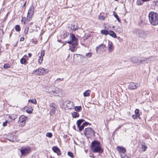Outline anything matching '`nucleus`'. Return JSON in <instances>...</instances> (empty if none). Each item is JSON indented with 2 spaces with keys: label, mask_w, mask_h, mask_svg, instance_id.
<instances>
[{
  "label": "nucleus",
  "mask_w": 158,
  "mask_h": 158,
  "mask_svg": "<svg viewBox=\"0 0 158 158\" xmlns=\"http://www.w3.org/2000/svg\"><path fill=\"white\" fill-rule=\"evenodd\" d=\"M132 33L134 36L143 39L147 37L148 35V32L143 30L139 28L134 29L132 31Z\"/></svg>",
  "instance_id": "nucleus-1"
},
{
  "label": "nucleus",
  "mask_w": 158,
  "mask_h": 158,
  "mask_svg": "<svg viewBox=\"0 0 158 158\" xmlns=\"http://www.w3.org/2000/svg\"><path fill=\"white\" fill-rule=\"evenodd\" d=\"M69 39L70 41H66L65 42L71 44V45L70 46L69 50L72 52H74L75 50L76 45L77 44L78 39L75 37L74 35L73 34H70Z\"/></svg>",
  "instance_id": "nucleus-2"
},
{
  "label": "nucleus",
  "mask_w": 158,
  "mask_h": 158,
  "mask_svg": "<svg viewBox=\"0 0 158 158\" xmlns=\"http://www.w3.org/2000/svg\"><path fill=\"white\" fill-rule=\"evenodd\" d=\"M91 148L92 151L94 153H101L103 152V150L101 148L100 143L98 141H93L91 145Z\"/></svg>",
  "instance_id": "nucleus-3"
},
{
  "label": "nucleus",
  "mask_w": 158,
  "mask_h": 158,
  "mask_svg": "<svg viewBox=\"0 0 158 158\" xmlns=\"http://www.w3.org/2000/svg\"><path fill=\"white\" fill-rule=\"evenodd\" d=\"M149 22L153 26L158 25V14L154 12H150L148 15Z\"/></svg>",
  "instance_id": "nucleus-4"
},
{
  "label": "nucleus",
  "mask_w": 158,
  "mask_h": 158,
  "mask_svg": "<svg viewBox=\"0 0 158 158\" xmlns=\"http://www.w3.org/2000/svg\"><path fill=\"white\" fill-rule=\"evenodd\" d=\"M48 72V70L47 69L44 68L34 70L33 72V73L40 75L44 74L47 73Z\"/></svg>",
  "instance_id": "nucleus-5"
},
{
  "label": "nucleus",
  "mask_w": 158,
  "mask_h": 158,
  "mask_svg": "<svg viewBox=\"0 0 158 158\" xmlns=\"http://www.w3.org/2000/svg\"><path fill=\"white\" fill-rule=\"evenodd\" d=\"M84 133L85 135L88 136H94L95 134L94 130L90 127H88L85 128L84 131Z\"/></svg>",
  "instance_id": "nucleus-6"
},
{
  "label": "nucleus",
  "mask_w": 158,
  "mask_h": 158,
  "mask_svg": "<svg viewBox=\"0 0 158 158\" xmlns=\"http://www.w3.org/2000/svg\"><path fill=\"white\" fill-rule=\"evenodd\" d=\"M22 155H26L31 152V148L28 147L27 148L22 147L20 150Z\"/></svg>",
  "instance_id": "nucleus-7"
},
{
  "label": "nucleus",
  "mask_w": 158,
  "mask_h": 158,
  "mask_svg": "<svg viewBox=\"0 0 158 158\" xmlns=\"http://www.w3.org/2000/svg\"><path fill=\"white\" fill-rule=\"evenodd\" d=\"M106 49V45L103 44H100L99 46L96 47V51L97 53H98V50L100 51L103 52H105Z\"/></svg>",
  "instance_id": "nucleus-8"
},
{
  "label": "nucleus",
  "mask_w": 158,
  "mask_h": 158,
  "mask_svg": "<svg viewBox=\"0 0 158 158\" xmlns=\"http://www.w3.org/2000/svg\"><path fill=\"white\" fill-rule=\"evenodd\" d=\"M53 92L52 93L51 95L54 96H59L62 93V90L61 89L57 88V87L55 88L54 90H53Z\"/></svg>",
  "instance_id": "nucleus-9"
},
{
  "label": "nucleus",
  "mask_w": 158,
  "mask_h": 158,
  "mask_svg": "<svg viewBox=\"0 0 158 158\" xmlns=\"http://www.w3.org/2000/svg\"><path fill=\"white\" fill-rule=\"evenodd\" d=\"M34 6L32 5L30 7L27 13V17L29 19L31 18L32 16L33 15L34 13Z\"/></svg>",
  "instance_id": "nucleus-10"
},
{
  "label": "nucleus",
  "mask_w": 158,
  "mask_h": 158,
  "mask_svg": "<svg viewBox=\"0 0 158 158\" xmlns=\"http://www.w3.org/2000/svg\"><path fill=\"white\" fill-rule=\"evenodd\" d=\"M26 119V118L24 115H21L19 117V122L23 126L25 124Z\"/></svg>",
  "instance_id": "nucleus-11"
},
{
  "label": "nucleus",
  "mask_w": 158,
  "mask_h": 158,
  "mask_svg": "<svg viewBox=\"0 0 158 158\" xmlns=\"http://www.w3.org/2000/svg\"><path fill=\"white\" fill-rule=\"evenodd\" d=\"M50 106L52 108L49 114L51 115H53L55 112V110L56 108V105L54 103H52L50 104Z\"/></svg>",
  "instance_id": "nucleus-12"
},
{
  "label": "nucleus",
  "mask_w": 158,
  "mask_h": 158,
  "mask_svg": "<svg viewBox=\"0 0 158 158\" xmlns=\"http://www.w3.org/2000/svg\"><path fill=\"white\" fill-rule=\"evenodd\" d=\"M139 86L138 83L131 82L130 83L128 87L129 89L133 90L137 88Z\"/></svg>",
  "instance_id": "nucleus-13"
},
{
  "label": "nucleus",
  "mask_w": 158,
  "mask_h": 158,
  "mask_svg": "<svg viewBox=\"0 0 158 158\" xmlns=\"http://www.w3.org/2000/svg\"><path fill=\"white\" fill-rule=\"evenodd\" d=\"M64 104L65 105L67 108L69 109H72L74 107L73 102H71L69 101H66L64 102Z\"/></svg>",
  "instance_id": "nucleus-14"
},
{
  "label": "nucleus",
  "mask_w": 158,
  "mask_h": 158,
  "mask_svg": "<svg viewBox=\"0 0 158 158\" xmlns=\"http://www.w3.org/2000/svg\"><path fill=\"white\" fill-rule=\"evenodd\" d=\"M108 51L109 52H111L114 49V47L113 43L111 41H108Z\"/></svg>",
  "instance_id": "nucleus-15"
},
{
  "label": "nucleus",
  "mask_w": 158,
  "mask_h": 158,
  "mask_svg": "<svg viewBox=\"0 0 158 158\" xmlns=\"http://www.w3.org/2000/svg\"><path fill=\"white\" fill-rule=\"evenodd\" d=\"M53 151L57 154L58 155H60L61 154V152L59 148L56 146H53L52 148Z\"/></svg>",
  "instance_id": "nucleus-16"
},
{
  "label": "nucleus",
  "mask_w": 158,
  "mask_h": 158,
  "mask_svg": "<svg viewBox=\"0 0 158 158\" xmlns=\"http://www.w3.org/2000/svg\"><path fill=\"white\" fill-rule=\"evenodd\" d=\"M55 88V86H51L46 88V90L48 93L50 94V95H51L53 91V90H54Z\"/></svg>",
  "instance_id": "nucleus-17"
},
{
  "label": "nucleus",
  "mask_w": 158,
  "mask_h": 158,
  "mask_svg": "<svg viewBox=\"0 0 158 158\" xmlns=\"http://www.w3.org/2000/svg\"><path fill=\"white\" fill-rule=\"evenodd\" d=\"M89 123L87 122H85L83 123L81 125H80L79 127V131H81L85 127L87 126Z\"/></svg>",
  "instance_id": "nucleus-18"
},
{
  "label": "nucleus",
  "mask_w": 158,
  "mask_h": 158,
  "mask_svg": "<svg viewBox=\"0 0 158 158\" xmlns=\"http://www.w3.org/2000/svg\"><path fill=\"white\" fill-rule=\"evenodd\" d=\"M117 149L118 152L121 153H125L126 151V149L122 147L117 146Z\"/></svg>",
  "instance_id": "nucleus-19"
},
{
  "label": "nucleus",
  "mask_w": 158,
  "mask_h": 158,
  "mask_svg": "<svg viewBox=\"0 0 158 158\" xmlns=\"http://www.w3.org/2000/svg\"><path fill=\"white\" fill-rule=\"evenodd\" d=\"M17 115L16 114H12L9 115L8 117V121L10 122L12 120H14L17 117Z\"/></svg>",
  "instance_id": "nucleus-20"
},
{
  "label": "nucleus",
  "mask_w": 158,
  "mask_h": 158,
  "mask_svg": "<svg viewBox=\"0 0 158 158\" xmlns=\"http://www.w3.org/2000/svg\"><path fill=\"white\" fill-rule=\"evenodd\" d=\"M91 91L90 90H86L83 93V95L84 97H89L90 95Z\"/></svg>",
  "instance_id": "nucleus-21"
},
{
  "label": "nucleus",
  "mask_w": 158,
  "mask_h": 158,
  "mask_svg": "<svg viewBox=\"0 0 158 158\" xmlns=\"http://www.w3.org/2000/svg\"><path fill=\"white\" fill-rule=\"evenodd\" d=\"M78 28V27L77 24H72L71 27V29L73 31H75Z\"/></svg>",
  "instance_id": "nucleus-22"
},
{
  "label": "nucleus",
  "mask_w": 158,
  "mask_h": 158,
  "mask_svg": "<svg viewBox=\"0 0 158 158\" xmlns=\"http://www.w3.org/2000/svg\"><path fill=\"white\" fill-rule=\"evenodd\" d=\"M108 34L114 38H116L117 37L116 34L113 31H109Z\"/></svg>",
  "instance_id": "nucleus-23"
},
{
  "label": "nucleus",
  "mask_w": 158,
  "mask_h": 158,
  "mask_svg": "<svg viewBox=\"0 0 158 158\" xmlns=\"http://www.w3.org/2000/svg\"><path fill=\"white\" fill-rule=\"evenodd\" d=\"M131 61L133 63H136L138 61V59L136 57H133L131 59Z\"/></svg>",
  "instance_id": "nucleus-24"
},
{
  "label": "nucleus",
  "mask_w": 158,
  "mask_h": 158,
  "mask_svg": "<svg viewBox=\"0 0 158 158\" xmlns=\"http://www.w3.org/2000/svg\"><path fill=\"white\" fill-rule=\"evenodd\" d=\"M139 110L138 109H136L135 110V115L137 116V117L139 119H140V114L139 113Z\"/></svg>",
  "instance_id": "nucleus-25"
},
{
  "label": "nucleus",
  "mask_w": 158,
  "mask_h": 158,
  "mask_svg": "<svg viewBox=\"0 0 158 158\" xmlns=\"http://www.w3.org/2000/svg\"><path fill=\"white\" fill-rule=\"evenodd\" d=\"M84 121L83 119H80L77 121V127H79V126L81 125V123Z\"/></svg>",
  "instance_id": "nucleus-26"
},
{
  "label": "nucleus",
  "mask_w": 158,
  "mask_h": 158,
  "mask_svg": "<svg viewBox=\"0 0 158 158\" xmlns=\"http://www.w3.org/2000/svg\"><path fill=\"white\" fill-rule=\"evenodd\" d=\"M113 14V15H114V17L117 19L118 22L119 23H120L121 22L120 20L119 19V18L118 15L116 13L115 11H114Z\"/></svg>",
  "instance_id": "nucleus-27"
},
{
  "label": "nucleus",
  "mask_w": 158,
  "mask_h": 158,
  "mask_svg": "<svg viewBox=\"0 0 158 158\" xmlns=\"http://www.w3.org/2000/svg\"><path fill=\"white\" fill-rule=\"evenodd\" d=\"M92 53L91 52H89L88 53H86L84 57V58L87 57L88 58H90L92 56Z\"/></svg>",
  "instance_id": "nucleus-28"
},
{
  "label": "nucleus",
  "mask_w": 158,
  "mask_h": 158,
  "mask_svg": "<svg viewBox=\"0 0 158 158\" xmlns=\"http://www.w3.org/2000/svg\"><path fill=\"white\" fill-rule=\"evenodd\" d=\"M72 116L74 118H76L79 117V114L77 112H74L72 113Z\"/></svg>",
  "instance_id": "nucleus-29"
},
{
  "label": "nucleus",
  "mask_w": 158,
  "mask_h": 158,
  "mask_svg": "<svg viewBox=\"0 0 158 158\" xmlns=\"http://www.w3.org/2000/svg\"><path fill=\"white\" fill-rule=\"evenodd\" d=\"M82 109L81 106H77L75 107V110L77 112L80 111Z\"/></svg>",
  "instance_id": "nucleus-30"
},
{
  "label": "nucleus",
  "mask_w": 158,
  "mask_h": 158,
  "mask_svg": "<svg viewBox=\"0 0 158 158\" xmlns=\"http://www.w3.org/2000/svg\"><path fill=\"white\" fill-rule=\"evenodd\" d=\"M101 33L102 34L106 35L109 34L108 31L106 30H102L101 31Z\"/></svg>",
  "instance_id": "nucleus-31"
},
{
  "label": "nucleus",
  "mask_w": 158,
  "mask_h": 158,
  "mask_svg": "<svg viewBox=\"0 0 158 158\" xmlns=\"http://www.w3.org/2000/svg\"><path fill=\"white\" fill-rule=\"evenodd\" d=\"M28 102H31L35 104H36L37 103L36 100L35 98L33 99L29 100Z\"/></svg>",
  "instance_id": "nucleus-32"
},
{
  "label": "nucleus",
  "mask_w": 158,
  "mask_h": 158,
  "mask_svg": "<svg viewBox=\"0 0 158 158\" xmlns=\"http://www.w3.org/2000/svg\"><path fill=\"white\" fill-rule=\"evenodd\" d=\"M143 0H138L136 2V4L138 5H141L143 4Z\"/></svg>",
  "instance_id": "nucleus-33"
},
{
  "label": "nucleus",
  "mask_w": 158,
  "mask_h": 158,
  "mask_svg": "<svg viewBox=\"0 0 158 158\" xmlns=\"http://www.w3.org/2000/svg\"><path fill=\"white\" fill-rule=\"evenodd\" d=\"M141 149L143 151H145L147 149V146L144 144H142Z\"/></svg>",
  "instance_id": "nucleus-34"
},
{
  "label": "nucleus",
  "mask_w": 158,
  "mask_h": 158,
  "mask_svg": "<svg viewBox=\"0 0 158 158\" xmlns=\"http://www.w3.org/2000/svg\"><path fill=\"white\" fill-rule=\"evenodd\" d=\"M13 139H9V140L11 142H15L16 141H17V140H16V138L17 137V136L15 135H13L12 136Z\"/></svg>",
  "instance_id": "nucleus-35"
},
{
  "label": "nucleus",
  "mask_w": 158,
  "mask_h": 158,
  "mask_svg": "<svg viewBox=\"0 0 158 158\" xmlns=\"http://www.w3.org/2000/svg\"><path fill=\"white\" fill-rule=\"evenodd\" d=\"M20 63L21 64H25V63L26 62V60L25 59L23 58L20 59Z\"/></svg>",
  "instance_id": "nucleus-36"
},
{
  "label": "nucleus",
  "mask_w": 158,
  "mask_h": 158,
  "mask_svg": "<svg viewBox=\"0 0 158 158\" xmlns=\"http://www.w3.org/2000/svg\"><path fill=\"white\" fill-rule=\"evenodd\" d=\"M15 29L16 31H19L20 30V26L19 25H16L15 27Z\"/></svg>",
  "instance_id": "nucleus-37"
},
{
  "label": "nucleus",
  "mask_w": 158,
  "mask_h": 158,
  "mask_svg": "<svg viewBox=\"0 0 158 158\" xmlns=\"http://www.w3.org/2000/svg\"><path fill=\"white\" fill-rule=\"evenodd\" d=\"M52 133L50 132H47L46 134V136L51 138L52 137Z\"/></svg>",
  "instance_id": "nucleus-38"
},
{
  "label": "nucleus",
  "mask_w": 158,
  "mask_h": 158,
  "mask_svg": "<svg viewBox=\"0 0 158 158\" xmlns=\"http://www.w3.org/2000/svg\"><path fill=\"white\" fill-rule=\"evenodd\" d=\"M43 59V57L40 56L39 57V59L38 60V62L40 64H41L42 62Z\"/></svg>",
  "instance_id": "nucleus-39"
},
{
  "label": "nucleus",
  "mask_w": 158,
  "mask_h": 158,
  "mask_svg": "<svg viewBox=\"0 0 158 158\" xmlns=\"http://www.w3.org/2000/svg\"><path fill=\"white\" fill-rule=\"evenodd\" d=\"M121 156L122 158H130L129 156L127 155H126L121 154Z\"/></svg>",
  "instance_id": "nucleus-40"
},
{
  "label": "nucleus",
  "mask_w": 158,
  "mask_h": 158,
  "mask_svg": "<svg viewBox=\"0 0 158 158\" xmlns=\"http://www.w3.org/2000/svg\"><path fill=\"white\" fill-rule=\"evenodd\" d=\"M33 110V109L32 108H31L30 109H28L26 110V111L27 113L29 114H31Z\"/></svg>",
  "instance_id": "nucleus-41"
},
{
  "label": "nucleus",
  "mask_w": 158,
  "mask_h": 158,
  "mask_svg": "<svg viewBox=\"0 0 158 158\" xmlns=\"http://www.w3.org/2000/svg\"><path fill=\"white\" fill-rule=\"evenodd\" d=\"M68 155L73 158V154L71 152H69L68 153Z\"/></svg>",
  "instance_id": "nucleus-42"
},
{
  "label": "nucleus",
  "mask_w": 158,
  "mask_h": 158,
  "mask_svg": "<svg viewBox=\"0 0 158 158\" xmlns=\"http://www.w3.org/2000/svg\"><path fill=\"white\" fill-rule=\"evenodd\" d=\"M29 28L27 27H26L24 30V33L25 35L27 34Z\"/></svg>",
  "instance_id": "nucleus-43"
},
{
  "label": "nucleus",
  "mask_w": 158,
  "mask_h": 158,
  "mask_svg": "<svg viewBox=\"0 0 158 158\" xmlns=\"http://www.w3.org/2000/svg\"><path fill=\"white\" fill-rule=\"evenodd\" d=\"M10 66L9 64H5L3 66V67L4 68L6 69V68H10Z\"/></svg>",
  "instance_id": "nucleus-44"
},
{
  "label": "nucleus",
  "mask_w": 158,
  "mask_h": 158,
  "mask_svg": "<svg viewBox=\"0 0 158 158\" xmlns=\"http://www.w3.org/2000/svg\"><path fill=\"white\" fill-rule=\"evenodd\" d=\"M27 19L25 17H23L22 19V22H23V23L24 24L27 23Z\"/></svg>",
  "instance_id": "nucleus-45"
},
{
  "label": "nucleus",
  "mask_w": 158,
  "mask_h": 158,
  "mask_svg": "<svg viewBox=\"0 0 158 158\" xmlns=\"http://www.w3.org/2000/svg\"><path fill=\"white\" fill-rule=\"evenodd\" d=\"M45 54V51L44 50H42L40 53V56L43 57L44 56Z\"/></svg>",
  "instance_id": "nucleus-46"
},
{
  "label": "nucleus",
  "mask_w": 158,
  "mask_h": 158,
  "mask_svg": "<svg viewBox=\"0 0 158 158\" xmlns=\"http://www.w3.org/2000/svg\"><path fill=\"white\" fill-rule=\"evenodd\" d=\"M3 30L2 29H0V37L2 36L3 34Z\"/></svg>",
  "instance_id": "nucleus-47"
},
{
  "label": "nucleus",
  "mask_w": 158,
  "mask_h": 158,
  "mask_svg": "<svg viewBox=\"0 0 158 158\" xmlns=\"http://www.w3.org/2000/svg\"><path fill=\"white\" fill-rule=\"evenodd\" d=\"M8 122H9L8 121V119L7 120H6L5 122H3L2 124L3 126V127H5L7 125V123Z\"/></svg>",
  "instance_id": "nucleus-48"
},
{
  "label": "nucleus",
  "mask_w": 158,
  "mask_h": 158,
  "mask_svg": "<svg viewBox=\"0 0 158 158\" xmlns=\"http://www.w3.org/2000/svg\"><path fill=\"white\" fill-rule=\"evenodd\" d=\"M69 35V33L67 32H65L63 35V37L64 39H65V37H67L68 35Z\"/></svg>",
  "instance_id": "nucleus-49"
},
{
  "label": "nucleus",
  "mask_w": 158,
  "mask_h": 158,
  "mask_svg": "<svg viewBox=\"0 0 158 158\" xmlns=\"http://www.w3.org/2000/svg\"><path fill=\"white\" fill-rule=\"evenodd\" d=\"M98 18L99 19L101 20H104L105 19V17L102 16H99L98 17Z\"/></svg>",
  "instance_id": "nucleus-50"
},
{
  "label": "nucleus",
  "mask_w": 158,
  "mask_h": 158,
  "mask_svg": "<svg viewBox=\"0 0 158 158\" xmlns=\"http://www.w3.org/2000/svg\"><path fill=\"white\" fill-rule=\"evenodd\" d=\"M117 31H118L119 32H121L122 31V29L120 27H118L117 28Z\"/></svg>",
  "instance_id": "nucleus-51"
},
{
  "label": "nucleus",
  "mask_w": 158,
  "mask_h": 158,
  "mask_svg": "<svg viewBox=\"0 0 158 158\" xmlns=\"http://www.w3.org/2000/svg\"><path fill=\"white\" fill-rule=\"evenodd\" d=\"M132 118H133V119H136L137 118H138L137 117V116L136 115H135H135H132Z\"/></svg>",
  "instance_id": "nucleus-52"
},
{
  "label": "nucleus",
  "mask_w": 158,
  "mask_h": 158,
  "mask_svg": "<svg viewBox=\"0 0 158 158\" xmlns=\"http://www.w3.org/2000/svg\"><path fill=\"white\" fill-rule=\"evenodd\" d=\"M24 40V38L23 37H21V38L20 39V41H23Z\"/></svg>",
  "instance_id": "nucleus-53"
},
{
  "label": "nucleus",
  "mask_w": 158,
  "mask_h": 158,
  "mask_svg": "<svg viewBox=\"0 0 158 158\" xmlns=\"http://www.w3.org/2000/svg\"><path fill=\"white\" fill-rule=\"evenodd\" d=\"M89 37V36H88V37L85 38H84V40H87Z\"/></svg>",
  "instance_id": "nucleus-54"
},
{
  "label": "nucleus",
  "mask_w": 158,
  "mask_h": 158,
  "mask_svg": "<svg viewBox=\"0 0 158 158\" xmlns=\"http://www.w3.org/2000/svg\"><path fill=\"white\" fill-rule=\"evenodd\" d=\"M60 80V81H63L64 80V79L63 78H62V79H60V78H58L57 79V80Z\"/></svg>",
  "instance_id": "nucleus-55"
},
{
  "label": "nucleus",
  "mask_w": 158,
  "mask_h": 158,
  "mask_svg": "<svg viewBox=\"0 0 158 158\" xmlns=\"http://www.w3.org/2000/svg\"><path fill=\"white\" fill-rule=\"evenodd\" d=\"M28 55L29 57H31V53H29L28 54Z\"/></svg>",
  "instance_id": "nucleus-56"
},
{
  "label": "nucleus",
  "mask_w": 158,
  "mask_h": 158,
  "mask_svg": "<svg viewBox=\"0 0 158 158\" xmlns=\"http://www.w3.org/2000/svg\"><path fill=\"white\" fill-rule=\"evenodd\" d=\"M143 61H145L146 60H145V59H144L143 60H141L140 61V62L142 63V61H143Z\"/></svg>",
  "instance_id": "nucleus-57"
},
{
  "label": "nucleus",
  "mask_w": 158,
  "mask_h": 158,
  "mask_svg": "<svg viewBox=\"0 0 158 158\" xmlns=\"http://www.w3.org/2000/svg\"><path fill=\"white\" fill-rule=\"evenodd\" d=\"M26 2H25V3H24V4L23 5V6H25V5H26Z\"/></svg>",
  "instance_id": "nucleus-58"
},
{
  "label": "nucleus",
  "mask_w": 158,
  "mask_h": 158,
  "mask_svg": "<svg viewBox=\"0 0 158 158\" xmlns=\"http://www.w3.org/2000/svg\"><path fill=\"white\" fill-rule=\"evenodd\" d=\"M12 35V33H11L10 34V37Z\"/></svg>",
  "instance_id": "nucleus-59"
},
{
  "label": "nucleus",
  "mask_w": 158,
  "mask_h": 158,
  "mask_svg": "<svg viewBox=\"0 0 158 158\" xmlns=\"http://www.w3.org/2000/svg\"><path fill=\"white\" fill-rule=\"evenodd\" d=\"M156 79H157V81H158V76H157Z\"/></svg>",
  "instance_id": "nucleus-60"
},
{
  "label": "nucleus",
  "mask_w": 158,
  "mask_h": 158,
  "mask_svg": "<svg viewBox=\"0 0 158 158\" xmlns=\"http://www.w3.org/2000/svg\"><path fill=\"white\" fill-rule=\"evenodd\" d=\"M58 42H60L61 40H58Z\"/></svg>",
  "instance_id": "nucleus-61"
},
{
  "label": "nucleus",
  "mask_w": 158,
  "mask_h": 158,
  "mask_svg": "<svg viewBox=\"0 0 158 158\" xmlns=\"http://www.w3.org/2000/svg\"><path fill=\"white\" fill-rule=\"evenodd\" d=\"M36 43H37V42L35 41V44H36Z\"/></svg>",
  "instance_id": "nucleus-62"
},
{
  "label": "nucleus",
  "mask_w": 158,
  "mask_h": 158,
  "mask_svg": "<svg viewBox=\"0 0 158 158\" xmlns=\"http://www.w3.org/2000/svg\"><path fill=\"white\" fill-rule=\"evenodd\" d=\"M8 13H7V14H6V16H7V15H8Z\"/></svg>",
  "instance_id": "nucleus-63"
},
{
  "label": "nucleus",
  "mask_w": 158,
  "mask_h": 158,
  "mask_svg": "<svg viewBox=\"0 0 158 158\" xmlns=\"http://www.w3.org/2000/svg\"><path fill=\"white\" fill-rule=\"evenodd\" d=\"M51 158H52V156H51Z\"/></svg>",
  "instance_id": "nucleus-64"
}]
</instances>
